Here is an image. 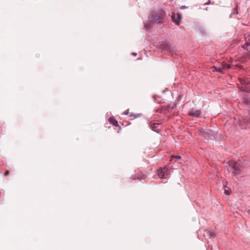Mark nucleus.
Listing matches in <instances>:
<instances>
[{"mask_svg": "<svg viewBox=\"0 0 250 250\" xmlns=\"http://www.w3.org/2000/svg\"><path fill=\"white\" fill-rule=\"evenodd\" d=\"M165 15L164 11L152 13L149 17V20L152 22L162 23Z\"/></svg>", "mask_w": 250, "mask_h": 250, "instance_id": "1", "label": "nucleus"}, {"mask_svg": "<svg viewBox=\"0 0 250 250\" xmlns=\"http://www.w3.org/2000/svg\"><path fill=\"white\" fill-rule=\"evenodd\" d=\"M228 169L232 170V172L235 175H238L240 173V170L239 169V164L236 162L229 161L228 163Z\"/></svg>", "mask_w": 250, "mask_h": 250, "instance_id": "2", "label": "nucleus"}, {"mask_svg": "<svg viewBox=\"0 0 250 250\" xmlns=\"http://www.w3.org/2000/svg\"><path fill=\"white\" fill-rule=\"evenodd\" d=\"M169 169L167 167L160 168L157 170V174L159 178H164L165 175L168 174Z\"/></svg>", "mask_w": 250, "mask_h": 250, "instance_id": "3", "label": "nucleus"}, {"mask_svg": "<svg viewBox=\"0 0 250 250\" xmlns=\"http://www.w3.org/2000/svg\"><path fill=\"white\" fill-rule=\"evenodd\" d=\"M171 19L172 21L175 23H176L177 25H178L180 23L182 16L179 13H177L176 15L173 13L171 16Z\"/></svg>", "mask_w": 250, "mask_h": 250, "instance_id": "4", "label": "nucleus"}, {"mask_svg": "<svg viewBox=\"0 0 250 250\" xmlns=\"http://www.w3.org/2000/svg\"><path fill=\"white\" fill-rule=\"evenodd\" d=\"M211 131L210 129H202L200 130L199 133L202 136L205 137V138H209V134H210Z\"/></svg>", "mask_w": 250, "mask_h": 250, "instance_id": "5", "label": "nucleus"}, {"mask_svg": "<svg viewBox=\"0 0 250 250\" xmlns=\"http://www.w3.org/2000/svg\"><path fill=\"white\" fill-rule=\"evenodd\" d=\"M201 111L199 110L193 111V110H190L188 112V115L190 116H193L195 117H198L201 115Z\"/></svg>", "mask_w": 250, "mask_h": 250, "instance_id": "6", "label": "nucleus"}, {"mask_svg": "<svg viewBox=\"0 0 250 250\" xmlns=\"http://www.w3.org/2000/svg\"><path fill=\"white\" fill-rule=\"evenodd\" d=\"M146 178V176L142 174V173H137L136 174L133 178L132 179L133 180H135L137 179L141 180L145 179Z\"/></svg>", "mask_w": 250, "mask_h": 250, "instance_id": "7", "label": "nucleus"}, {"mask_svg": "<svg viewBox=\"0 0 250 250\" xmlns=\"http://www.w3.org/2000/svg\"><path fill=\"white\" fill-rule=\"evenodd\" d=\"M108 121L110 124H112L115 126H119L118 121L113 117H110L108 119Z\"/></svg>", "mask_w": 250, "mask_h": 250, "instance_id": "8", "label": "nucleus"}, {"mask_svg": "<svg viewBox=\"0 0 250 250\" xmlns=\"http://www.w3.org/2000/svg\"><path fill=\"white\" fill-rule=\"evenodd\" d=\"M160 48L163 50H167L169 49V46L168 44L166 42H163L160 44Z\"/></svg>", "mask_w": 250, "mask_h": 250, "instance_id": "9", "label": "nucleus"}, {"mask_svg": "<svg viewBox=\"0 0 250 250\" xmlns=\"http://www.w3.org/2000/svg\"><path fill=\"white\" fill-rule=\"evenodd\" d=\"M239 80L242 84H250V79H243L242 78H239Z\"/></svg>", "mask_w": 250, "mask_h": 250, "instance_id": "10", "label": "nucleus"}, {"mask_svg": "<svg viewBox=\"0 0 250 250\" xmlns=\"http://www.w3.org/2000/svg\"><path fill=\"white\" fill-rule=\"evenodd\" d=\"M158 125V124H156V123H153L150 124V127L152 128V129H153L154 130V128H156Z\"/></svg>", "mask_w": 250, "mask_h": 250, "instance_id": "11", "label": "nucleus"}, {"mask_svg": "<svg viewBox=\"0 0 250 250\" xmlns=\"http://www.w3.org/2000/svg\"><path fill=\"white\" fill-rule=\"evenodd\" d=\"M243 102L246 103H249L250 102V99L247 97V98H244V100H243Z\"/></svg>", "mask_w": 250, "mask_h": 250, "instance_id": "12", "label": "nucleus"}, {"mask_svg": "<svg viewBox=\"0 0 250 250\" xmlns=\"http://www.w3.org/2000/svg\"><path fill=\"white\" fill-rule=\"evenodd\" d=\"M230 190L228 188V189H225V193L227 194V195H229L230 193Z\"/></svg>", "mask_w": 250, "mask_h": 250, "instance_id": "13", "label": "nucleus"}, {"mask_svg": "<svg viewBox=\"0 0 250 250\" xmlns=\"http://www.w3.org/2000/svg\"><path fill=\"white\" fill-rule=\"evenodd\" d=\"M226 63H225V62H223L222 64H221V68H222V69L223 70V71L226 69Z\"/></svg>", "mask_w": 250, "mask_h": 250, "instance_id": "14", "label": "nucleus"}, {"mask_svg": "<svg viewBox=\"0 0 250 250\" xmlns=\"http://www.w3.org/2000/svg\"><path fill=\"white\" fill-rule=\"evenodd\" d=\"M217 71H218V72H220V73H224V71H223V70L222 69V68H221V67H218V68H217Z\"/></svg>", "mask_w": 250, "mask_h": 250, "instance_id": "15", "label": "nucleus"}, {"mask_svg": "<svg viewBox=\"0 0 250 250\" xmlns=\"http://www.w3.org/2000/svg\"><path fill=\"white\" fill-rule=\"evenodd\" d=\"M247 46H248L250 45V42L249 41V40L248 41H246V42L245 44Z\"/></svg>", "mask_w": 250, "mask_h": 250, "instance_id": "16", "label": "nucleus"}, {"mask_svg": "<svg viewBox=\"0 0 250 250\" xmlns=\"http://www.w3.org/2000/svg\"><path fill=\"white\" fill-rule=\"evenodd\" d=\"M172 158H176L177 159H181V156H178H178H172Z\"/></svg>", "mask_w": 250, "mask_h": 250, "instance_id": "17", "label": "nucleus"}, {"mask_svg": "<svg viewBox=\"0 0 250 250\" xmlns=\"http://www.w3.org/2000/svg\"><path fill=\"white\" fill-rule=\"evenodd\" d=\"M230 67V65L229 64H226V69H229Z\"/></svg>", "mask_w": 250, "mask_h": 250, "instance_id": "18", "label": "nucleus"}, {"mask_svg": "<svg viewBox=\"0 0 250 250\" xmlns=\"http://www.w3.org/2000/svg\"><path fill=\"white\" fill-rule=\"evenodd\" d=\"M212 68L213 69V71H217L218 68L215 66H213Z\"/></svg>", "mask_w": 250, "mask_h": 250, "instance_id": "19", "label": "nucleus"}, {"mask_svg": "<svg viewBox=\"0 0 250 250\" xmlns=\"http://www.w3.org/2000/svg\"><path fill=\"white\" fill-rule=\"evenodd\" d=\"M187 8V7H186V6H182L181 7V9H185Z\"/></svg>", "mask_w": 250, "mask_h": 250, "instance_id": "20", "label": "nucleus"}, {"mask_svg": "<svg viewBox=\"0 0 250 250\" xmlns=\"http://www.w3.org/2000/svg\"><path fill=\"white\" fill-rule=\"evenodd\" d=\"M247 46L245 44L243 45V48L245 49H247Z\"/></svg>", "mask_w": 250, "mask_h": 250, "instance_id": "21", "label": "nucleus"}, {"mask_svg": "<svg viewBox=\"0 0 250 250\" xmlns=\"http://www.w3.org/2000/svg\"><path fill=\"white\" fill-rule=\"evenodd\" d=\"M237 66L239 68H241V69L243 68V66L242 65Z\"/></svg>", "mask_w": 250, "mask_h": 250, "instance_id": "22", "label": "nucleus"}, {"mask_svg": "<svg viewBox=\"0 0 250 250\" xmlns=\"http://www.w3.org/2000/svg\"><path fill=\"white\" fill-rule=\"evenodd\" d=\"M8 174H9V171H7L6 172L5 175H8Z\"/></svg>", "mask_w": 250, "mask_h": 250, "instance_id": "23", "label": "nucleus"}, {"mask_svg": "<svg viewBox=\"0 0 250 250\" xmlns=\"http://www.w3.org/2000/svg\"><path fill=\"white\" fill-rule=\"evenodd\" d=\"M132 55H133V56H136V54L135 53H132Z\"/></svg>", "mask_w": 250, "mask_h": 250, "instance_id": "24", "label": "nucleus"}, {"mask_svg": "<svg viewBox=\"0 0 250 250\" xmlns=\"http://www.w3.org/2000/svg\"><path fill=\"white\" fill-rule=\"evenodd\" d=\"M235 10H236V14H237V13H238V12H237V8H236V7L235 8Z\"/></svg>", "mask_w": 250, "mask_h": 250, "instance_id": "25", "label": "nucleus"}, {"mask_svg": "<svg viewBox=\"0 0 250 250\" xmlns=\"http://www.w3.org/2000/svg\"><path fill=\"white\" fill-rule=\"evenodd\" d=\"M240 125H242V127L244 126V125H241V124H240Z\"/></svg>", "mask_w": 250, "mask_h": 250, "instance_id": "26", "label": "nucleus"}]
</instances>
